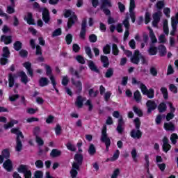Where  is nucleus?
I'll return each mask as SVG.
<instances>
[{"mask_svg": "<svg viewBox=\"0 0 178 178\" xmlns=\"http://www.w3.org/2000/svg\"><path fill=\"white\" fill-rule=\"evenodd\" d=\"M74 162L72 163V168L70 171V175L72 178H76L79 172L77 170H80V166L83 165V159L84 157L83 154H76L74 156Z\"/></svg>", "mask_w": 178, "mask_h": 178, "instance_id": "obj_1", "label": "nucleus"}, {"mask_svg": "<svg viewBox=\"0 0 178 178\" xmlns=\"http://www.w3.org/2000/svg\"><path fill=\"white\" fill-rule=\"evenodd\" d=\"M11 133L13 134H16V147L15 151L20 152L23 149V143H22V140L24 139V135L23 132L19 130V128H13L11 129Z\"/></svg>", "mask_w": 178, "mask_h": 178, "instance_id": "obj_2", "label": "nucleus"}, {"mask_svg": "<svg viewBox=\"0 0 178 178\" xmlns=\"http://www.w3.org/2000/svg\"><path fill=\"white\" fill-rule=\"evenodd\" d=\"M64 17H65L66 19H67V17H70L67 23V27L68 29H72V26L76 24V22H77V15H74V13H72L71 10H67L65 11L64 14Z\"/></svg>", "mask_w": 178, "mask_h": 178, "instance_id": "obj_3", "label": "nucleus"}, {"mask_svg": "<svg viewBox=\"0 0 178 178\" xmlns=\"http://www.w3.org/2000/svg\"><path fill=\"white\" fill-rule=\"evenodd\" d=\"M100 140L105 144L106 151H109V147H111V138L108 137V134L106 133V125H104L102 128Z\"/></svg>", "mask_w": 178, "mask_h": 178, "instance_id": "obj_4", "label": "nucleus"}, {"mask_svg": "<svg viewBox=\"0 0 178 178\" xmlns=\"http://www.w3.org/2000/svg\"><path fill=\"white\" fill-rule=\"evenodd\" d=\"M106 6L108 8H112V3H111V1L108 0H104L100 9L102 10L104 15H106V16H111V10L108 9Z\"/></svg>", "mask_w": 178, "mask_h": 178, "instance_id": "obj_5", "label": "nucleus"}, {"mask_svg": "<svg viewBox=\"0 0 178 178\" xmlns=\"http://www.w3.org/2000/svg\"><path fill=\"white\" fill-rule=\"evenodd\" d=\"M134 9H136V1L130 0L129 16L132 20V23L136 22V13H134Z\"/></svg>", "mask_w": 178, "mask_h": 178, "instance_id": "obj_6", "label": "nucleus"}, {"mask_svg": "<svg viewBox=\"0 0 178 178\" xmlns=\"http://www.w3.org/2000/svg\"><path fill=\"white\" fill-rule=\"evenodd\" d=\"M87 33V19H83L81 25V31L79 37L81 40H86V34Z\"/></svg>", "mask_w": 178, "mask_h": 178, "instance_id": "obj_7", "label": "nucleus"}, {"mask_svg": "<svg viewBox=\"0 0 178 178\" xmlns=\"http://www.w3.org/2000/svg\"><path fill=\"white\" fill-rule=\"evenodd\" d=\"M140 55H141V53H140L139 50H135L134 55L131 58V63H134V65H138V63H140Z\"/></svg>", "mask_w": 178, "mask_h": 178, "instance_id": "obj_8", "label": "nucleus"}, {"mask_svg": "<svg viewBox=\"0 0 178 178\" xmlns=\"http://www.w3.org/2000/svg\"><path fill=\"white\" fill-rule=\"evenodd\" d=\"M146 106L147 107V113H151L152 111H155V108H158L156 103L152 100H148L146 103Z\"/></svg>", "mask_w": 178, "mask_h": 178, "instance_id": "obj_9", "label": "nucleus"}, {"mask_svg": "<svg viewBox=\"0 0 178 178\" xmlns=\"http://www.w3.org/2000/svg\"><path fill=\"white\" fill-rule=\"evenodd\" d=\"M23 66H24V67H25V69H26L27 74H29V76H31V77H33L34 70H33V68H31V63L25 62L23 63Z\"/></svg>", "mask_w": 178, "mask_h": 178, "instance_id": "obj_10", "label": "nucleus"}, {"mask_svg": "<svg viewBox=\"0 0 178 178\" xmlns=\"http://www.w3.org/2000/svg\"><path fill=\"white\" fill-rule=\"evenodd\" d=\"M3 168H4L7 172H12V170H13V163H12V161L10 159H7L3 163Z\"/></svg>", "mask_w": 178, "mask_h": 178, "instance_id": "obj_11", "label": "nucleus"}, {"mask_svg": "<svg viewBox=\"0 0 178 178\" xmlns=\"http://www.w3.org/2000/svg\"><path fill=\"white\" fill-rule=\"evenodd\" d=\"M71 81L73 86H75L76 88V94H80L83 90V83L80 81H74V79L72 78Z\"/></svg>", "mask_w": 178, "mask_h": 178, "instance_id": "obj_12", "label": "nucleus"}, {"mask_svg": "<svg viewBox=\"0 0 178 178\" xmlns=\"http://www.w3.org/2000/svg\"><path fill=\"white\" fill-rule=\"evenodd\" d=\"M1 42H4L6 45H8L9 44H12L13 42V40L12 39V35H3L1 36L0 39Z\"/></svg>", "mask_w": 178, "mask_h": 178, "instance_id": "obj_13", "label": "nucleus"}, {"mask_svg": "<svg viewBox=\"0 0 178 178\" xmlns=\"http://www.w3.org/2000/svg\"><path fill=\"white\" fill-rule=\"evenodd\" d=\"M170 148H172V146L169 144V139L165 136L163 139V150L164 152H168Z\"/></svg>", "mask_w": 178, "mask_h": 178, "instance_id": "obj_14", "label": "nucleus"}, {"mask_svg": "<svg viewBox=\"0 0 178 178\" xmlns=\"http://www.w3.org/2000/svg\"><path fill=\"white\" fill-rule=\"evenodd\" d=\"M42 20L48 24L49 23V20H51V17L49 16V11L48 9L44 8L42 11Z\"/></svg>", "mask_w": 178, "mask_h": 178, "instance_id": "obj_15", "label": "nucleus"}, {"mask_svg": "<svg viewBox=\"0 0 178 178\" xmlns=\"http://www.w3.org/2000/svg\"><path fill=\"white\" fill-rule=\"evenodd\" d=\"M130 136L132 137V138L140 139V138L143 136V132H141L140 129H132L130 133Z\"/></svg>", "mask_w": 178, "mask_h": 178, "instance_id": "obj_16", "label": "nucleus"}, {"mask_svg": "<svg viewBox=\"0 0 178 178\" xmlns=\"http://www.w3.org/2000/svg\"><path fill=\"white\" fill-rule=\"evenodd\" d=\"M171 25L172 30L170 32V35H175V33L177 31V20L175 17H171Z\"/></svg>", "mask_w": 178, "mask_h": 178, "instance_id": "obj_17", "label": "nucleus"}, {"mask_svg": "<svg viewBox=\"0 0 178 178\" xmlns=\"http://www.w3.org/2000/svg\"><path fill=\"white\" fill-rule=\"evenodd\" d=\"M84 101H87V98L83 97L82 96L79 95L76 97V100L75 102V105L77 108H83Z\"/></svg>", "mask_w": 178, "mask_h": 178, "instance_id": "obj_18", "label": "nucleus"}, {"mask_svg": "<svg viewBox=\"0 0 178 178\" xmlns=\"http://www.w3.org/2000/svg\"><path fill=\"white\" fill-rule=\"evenodd\" d=\"M8 86L10 88H12L13 86H15L16 88L19 87V85L17 83L15 84V74L10 73L8 74Z\"/></svg>", "mask_w": 178, "mask_h": 178, "instance_id": "obj_19", "label": "nucleus"}, {"mask_svg": "<svg viewBox=\"0 0 178 178\" xmlns=\"http://www.w3.org/2000/svg\"><path fill=\"white\" fill-rule=\"evenodd\" d=\"M88 66L89 69L91 70L92 72H95V73H99V70L98 69V67L95 65V63H94V61L91 60H88Z\"/></svg>", "mask_w": 178, "mask_h": 178, "instance_id": "obj_20", "label": "nucleus"}, {"mask_svg": "<svg viewBox=\"0 0 178 178\" xmlns=\"http://www.w3.org/2000/svg\"><path fill=\"white\" fill-rule=\"evenodd\" d=\"M164 129L166 130V131H175V130H176V127L172 122H165Z\"/></svg>", "mask_w": 178, "mask_h": 178, "instance_id": "obj_21", "label": "nucleus"}, {"mask_svg": "<svg viewBox=\"0 0 178 178\" xmlns=\"http://www.w3.org/2000/svg\"><path fill=\"white\" fill-rule=\"evenodd\" d=\"M24 19L26 20V22H27L28 24H30V25L35 24L34 23V19H33V13H28L26 15V17H24Z\"/></svg>", "mask_w": 178, "mask_h": 178, "instance_id": "obj_22", "label": "nucleus"}, {"mask_svg": "<svg viewBox=\"0 0 178 178\" xmlns=\"http://www.w3.org/2000/svg\"><path fill=\"white\" fill-rule=\"evenodd\" d=\"M19 76L21 77V81L24 84H27L29 83V77L26 74V72L21 71L19 72Z\"/></svg>", "mask_w": 178, "mask_h": 178, "instance_id": "obj_23", "label": "nucleus"}, {"mask_svg": "<svg viewBox=\"0 0 178 178\" xmlns=\"http://www.w3.org/2000/svg\"><path fill=\"white\" fill-rule=\"evenodd\" d=\"M157 49L159 50V56L161 57L166 56V47L163 44L159 45Z\"/></svg>", "mask_w": 178, "mask_h": 178, "instance_id": "obj_24", "label": "nucleus"}, {"mask_svg": "<svg viewBox=\"0 0 178 178\" xmlns=\"http://www.w3.org/2000/svg\"><path fill=\"white\" fill-rule=\"evenodd\" d=\"M38 83L40 87H46V86L49 84V80H48V78L47 77H41L39 79Z\"/></svg>", "mask_w": 178, "mask_h": 178, "instance_id": "obj_25", "label": "nucleus"}, {"mask_svg": "<svg viewBox=\"0 0 178 178\" xmlns=\"http://www.w3.org/2000/svg\"><path fill=\"white\" fill-rule=\"evenodd\" d=\"M100 60L103 63V67H109V58L106 56H101Z\"/></svg>", "mask_w": 178, "mask_h": 178, "instance_id": "obj_26", "label": "nucleus"}, {"mask_svg": "<svg viewBox=\"0 0 178 178\" xmlns=\"http://www.w3.org/2000/svg\"><path fill=\"white\" fill-rule=\"evenodd\" d=\"M60 155H62V151L57 149H53L50 153L51 158H58Z\"/></svg>", "mask_w": 178, "mask_h": 178, "instance_id": "obj_27", "label": "nucleus"}, {"mask_svg": "<svg viewBox=\"0 0 178 178\" xmlns=\"http://www.w3.org/2000/svg\"><path fill=\"white\" fill-rule=\"evenodd\" d=\"M147 52L150 56L156 55V54H158V47H154V44H151L147 50Z\"/></svg>", "mask_w": 178, "mask_h": 178, "instance_id": "obj_28", "label": "nucleus"}, {"mask_svg": "<svg viewBox=\"0 0 178 178\" xmlns=\"http://www.w3.org/2000/svg\"><path fill=\"white\" fill-rule=\"evenodd\" d=\"M88 152L91 156H94L97 154V149H95L94 144L90 145Z\"/></svg>", "mask_w": 178, "mask_h": 178, "instance_id": "obj_29", "label": "nucleus"}, {"mask_svg": "<svg viewBox=\"0 0 178 178\" xmlns=\"http://www.w3.org/2000/svg\"><path fill=\"white\" fill-rule=\"evenodd\" d=\"M167 108L168 107L166 106V104L164 102L161 103L157 107L159 113H163V112H166Z\"/></svg>", "mask_w": 178, "mask_h": 178, "instance_id": "obj_30", "label": "nucleus"}, {"mask_svg": "<svg viewBox=\"0 0 178 178\" xmlns=\"http://www.w3.org/2000/svg\"><path fill=\"white\" fill-rule=\"evenodd\" d=\"M149 37L152 41V45H154V44H156V42H158V39H156V36H155V33H154L153 30H151Z\"/></svg>", "mask_w": 178, "mask_h": 178, "instance_id": "obj_31", "label": "nucleus"}, {"mask_svg": "<svg viewBox=\"0 0 178 178\" xmlns=\"http://www.w3.org/2000/svg\"><path fill=\"white\" fill-rule=\"evenodd\" d=\"M23 47V43L20 41H16L13 44L15 51H20Z\"/></svg>", "mask_w": 178, "mask_h": 178, "instance_id": "obj_32", "label": "nucleus"}, {"mask_svg": "<svg viewBox=\"0 0 178 178\" xmlns=\"http://www.w3.org/2000/svg\"><path fill=\"white\" fill-rule=\"evenodd\" d=\"M134 98L136 101V102H141V93H140V91L136 90L134 93Z\"/></svg>", "mask_w": 178, "mask_h": 178, "instance_id": "obj_33", "label": "nucleus"}, {"mask_svg": "<svg viewBox=\"0 0 178 178\" xmlns=\"http://www.w3.org/2000/svg\"><path fill=\"white\" fill-rule=\"evenodd\" d=\"M50 80H51V84L53 86V88H54V90H56L57 94H59V90H58V88H56V81L55 79V76H51Z\"/></svg>", "mask_w": 178, "mask_h": 178, "instance_id": "obj_34", "label": "nucleus"}, {"mask_svg": "<svg viewBox=\"0 0 178 178\" xmlns=\"http://www.w3.org/2000/svg\"><path fill=\"white\" fill-rule=\"evenodd\" d=\"M9 55H10V51H9V48L8 47H4L3 48V58H9Z\"/></svg>", "mask_w": 178, "mask_h": 178, "instance_id": "obj_35", "label": "nucleus"}, {"mask_svg": "<svg viewBox=\"0 0 178 178\" xmlns=\"http://www.w3.org/2000/svg\"><path fill=\"white\" fill-rule=\"evenodd\" d=\"M161 92L163 94L164 99H168L169 98V94L168 93V89L165 87L161 88Z\"/></svg>", "mask_w": 178, "mask_h": 178, "instance_id": "obj_36", "label": "nucleus"}, {"mask_svg": "<svg viewBox=\"0 0 178 178\" xmlns=\"http://www.w3.org/2000/svg\"><path fill=\"white\" fill-rule=\"evenodd\" d=\"M134 123L135 124V127L136 130H140V127L141 126V121L140 120L139 118H136L134 120Z\"/></svg>", "mask_w": 178, "mask_h": 178, "instance_id": "obj_37", "label": "nucleus"}, {"mask_svg": "<svg viewBox=\"0 0 178 178\" xmlns=\"http://www.w3.org/2000/svg\"><path fill=\"white\" fill-rule=\"evenodd\" d=\"M70 73L72 76H76V79H80V74H79V71L74 70V68L70 67Z\"/></svg>", "mask_w": 178, "mask_h": 178, "instance_id": "obj_38", "label": "nucleus"}, {"mask_svg": "<svg viewBox=\"0 0 178 178\" xmlns=\"http://www.w3.org/2000/svg\"><path fill=\"white\" fill-rule=\"evenodd\" d=\"M85 52L88 56H89L90 59H92V57L94 56L92 55V51H91V48L90 47H85Z\"/></svg>", "mask_w": 178, "mask_h": 178, "instance_id": "obj_39", "label": "nucleus"}, {"mask_svg": "<svg viewBox=\"0 0 178 178\" xmlns=\"http://www.w3.org/2000/svg\"><path fill=\"white\" fill-rule=\"evenodd\" d=\"M113 76V68H108L105 74V77L106 79H111Z\"/></svg>", "mask_w": 178, "mask_h": 178, "instance_id": "obj_40", "label": "nucleus"}, {"mask_svg": "<svg viewBox=\"0 0 178 178\" xmlns=\"http://www.w3.org/2000/svg\"><path fill=\"white\" fill-rule=\"evenodd\" d=\"M62 35V29L60 28H58L56 29L51 34V37H58L59 35Z\"/></svg>", "mask_w": 178, "mask_h": 178, "instance_id": "obj_41", "label": "nucleus"}, {"mask_svg": "<svg viewBox=\"0 0 178 178\" xmlns=\"http://www.w3.org/2000/svg\"><path fill=\"white\" fill-rule=\"evenodd\" d=\"M65 41L67 45H70V44H72V41H73V35H72L70 33H68L65 36Z\"/></svg>", "mask_w": 178, "mask_h": 178, "instance_id": "obj_42", "label": "nucleus"}, {"mask_svg": "<svg viewBox=\"0 0 178 178\" xmlns=\"http://www.w3.org/2000/svg\"><path fill=\"white\" fill-rule=\"evenodd\" d=\"M154 89L150 88L149 90H147V92H146V93H145V95H147L148 98L152 99L154 98Z\"/></svg>", "mask_w": 178, "mask_h": 178, "instance_id": "obj_43", "label": "nucleus"}, {"mask_svg": "<svg viewBox=\"0 0 178 178\" xmlns=\"http://www.w3.org/2000/svg\"><path fill=\"white\" fill-rule=\"evenodd\" d=\"M44 177V172L41 170H37L34 173L33 178H43Z\"/></svg>", "mask_w": 178, "mask_h": 178, "instance_id": "obj_44", "label": "nucleus"}, {"mask_svg": "<svg viewBox=\"0 0 178 178\" xmlns=\"http://www.w3.org/2000/svg\"><path fill=\"white\" fill-rule=\"evenodd\" d=\"M103 52L105 55L111 54V45L108 44H106V46L103 47Z\"/></svg>", "mask_w": 178, "mask_h": 178, "instance_id": "obj_45", "label": "nucleus"}, {"mask_svg": "<svg viewBox=\"0 0 178 178\" xmlns=\"http://www.w3.org/2000/svg\"><path fill=\"white\" fill-rule=\"evenodd\" d=\"M35 165L38 169H42L44 168V162L41 160H37L35 162Z\"/></svg>", "mask_w": 178, "mask_h": 178, "instance_id": "obj_46", "label": "nucleus"}, {"mask_svg": "<svg viewBox=\"0 0 178 178\" xmlns=\"http://www.w3.org/2000/svg\"><path fill=\"white\" fill-rule=\"evenodd\" d=\"M112 52L113 55H119V49H118V45L116 44H113L112 45Z\"/></svg>", "mask_w": 178, "mask_h": 178, "instance_id": "obj_47", "label": "nucleus"}, {"mask_svg": "<svg viewBox=\"0 0 178 178\" xmlns=\"http://www.w3.org/2000/svg\"><path fill=\"white\" fill-rule=\"evenodd\" d=\"M132 159L134 160V162H137V150L136 149V148H134L131 152Z\"/></svg>", "mask_w": 178, "mask_h": 178, "instance_id": "obj_48", "label": "nucleus"}, {"mask_svg": "<svg viewBox=\"0 0 178 178\" xmlns=\"http://www.w3.org/2000/svg\"><path fill=\"white\" fill-rule=\"evenodd\" d=\"M2 156L6 159H8L9 156H10V153L8 149H5L2 151Z\"/></svg>", "mask_w": 178, "mask_h": 178, "instance_id": "obj_49", "label": "nucleus"}, {"mask_svg": "<svg viewBox=\"0 0 178 178\" xmlns=\"http://www.w3.org/2000/svg\"><path fill=\"white\" fill-rule=\"evenodd\" d=\"M76 60L79 63H81V65H84L86 63V60L84 59V57L82 56L78 55L76 57Z\"/></svg>", "mask_w": 178, "mask_h": 178, "instance_id": "obj_50", "label": "nucleus"}, {"mask_svg": "<svg viewBox=\"0 0 178 178\" xmlns=\"http://www.w3.org/2000/svg\"><path fill=\"white\" fill-rule=\"evenodd\" d=\"M163 31L166 35L169 34V26H168V20L164 21L163 22Z\"/></svg>", "mask_w": 178, "mask_h": 178, "instance_id": "obj_51", "label": "nucleus"}, {"mask_svg": "<svg viewBox=\"0 0 178 178\" xmlns=\"http://www.w3.org/2000/svg\"><path fill=\"white\" fill-rule=\"evenodd\" d=\"M140 88L141 92H143V95H145V94H147V92L148 90V88H147V86L145 85H144V83H140Z\"/></svg>", "mask_w": 178, "mask_h": 178, "instance_id": "obj_52", "label": "nucleus"}, {"mask_svg": "<svg viewBox=\"0 0 178 178\" xmlns=\"http://www.w3.org/2000/svg\"><path fill=\"white\" fill-rule=\"evenodd\" d=\"M151 22V14L149 12L145 13V23L147 24Z\"/></svg>", "mask_w": 178, "mask_h": 178, "instance_id": "obj_53", "label": "nucleus"}, {"mask_svg": "<svg viewBox=\"0 0 178 178\" xmlns=\"http://www.w3.org/2000/svg\"><path fill=\"white\" fill-rule=\"evenodd\" d=\"M178 140V136L177 134H172L170 136V140L171 142L175 145L177 143Z\"/></svg>", "mask_w": 178, "mask_h": 178, "instance_id": "obj_54", "label": "nucleus"}, {"mask_svg": "<svg viewBox=\"0 0 178 178\" xmlns=\"http://www.w3.org/2000/svg\"><path fill=\"white\" fill-rule=\"evenodd\" d=\"M119 155H120V152H119V150L117 149L115 152L113 154V156L111 157V161H117V159L119 158Z\"/></svg>", "mask_w": 178, "mask_h": 178, "instance_id": "obj_55", "label": "nucleus"}, {"mask_svg": "<svg viewBox=\"0 0 178 178\" xmlns=\"http://www.w3.org/2000/svg\"><path fill=\"white\" fill-rule=\"evenodd\" d=\"M66 147L67 149L72 151V152H74V151H76V147L73 144H71L70 142L66 144Z\"/></svg>", "mask_w": 178, "mask_h": 178, "instance_id": "obj_56", "label": "nucleus"}, {"mask_svg": "<svg viewBox=\"0 0 178 178\" xmlns=\"http://www.w3.org/2000/svg\"><path fill=\"white\" fill-rule=\"evenodd\" d=\"M45 69H46L47 76H49V78L51 77V76H54V75H52V69H51V67L49 65H46Z\"/></svg>", "mask_w": 178, "mask_h": 178, "instance_id": "obj_57", "label": "nucleus"}, {"mask_svg": "<svg viewBox=\"0 0 178 178\" xmlns=\"http://www.w3.org/2000/svg\"><path fill=\"white\" fill-rule=\"evenodd\" d=\"M133 109H134V112H135V113L138 115V116H140V117L143 116V111L140 108H138L137 106H134Z\"/></svg>", "mask_w": 178, "mask_h": 178, "instance_id": "obj_58", "label": "nucleus"}, {"mask_svg": "<svg viewBox=\"0 0 178 178\" xmlns=\"http://www.w3.org/2000/svg\"><path fill=\"white\" fill-rule=\"evenodd\" d=\"M162 118L163 119H165V115H158L156 118V124H161V122H162Z\"/></svg>", "mask_w": 178, "mask_h": 178, "instance_id": "obj_59", "label": "nucleus"}, {"mask_svg": "<svg viewBox=\"0 0 178 178\" xmlns=\"http://www.w3.org/2000/svg\"><path fill=\"white\" fill-rule=\"evenodd\" d=\"M98 38H97V35L91 34L89 35V41L90 42H97Z\"/></svg>", "mask_w": 178, "mask_h": 178, "instance_id": "obj_60", "label": "nucleus"}, {"mask_svg": "<svg viewBox=\"0 0 178 178\" xmlns=\"http://www.w3.org/2000/svg\"><path fill=\"white\" fill-rule=\"evenodd\" d=\"M159 44H165V42H166V37L165 36L164 34H161L159 37Z\"/></svg>", "mask_w": 178, "mask_h": 178, "instance_id": "obj_61", "label": "nucleus"}, {"mask_svg": "<svg viewBox=\"0 0 178 178\" xmlns=\"http://www.w3.org/2000/svg\"><path fill=\"white\" fill-rule=\"evenodd\" d=\"M99 92H98V90H96L95 92H94V89H90L89 90V95L90 97H93L94 98H95V97H97V95H98Z\"/></svg>", "mask_w": 178, "mask_h": 178, "instance_id": "obj_62", "label": "nucleus"}, {"mask_svg": "<svg viewBox=\"0 0 178 178\" xmlns=\"http://www.w3.org/2000/svg\"><path fill=\"white\" fill-rule=\"evenodd\" d=\"M118 175H120V170L117 168L113 171L111 178H118Z\"/></svg>", "mask_w": 178, "mask_h": 178, "instance_id": "obj_63", "label": "nucleus"}, {"mask_svg": "<svg viewBox=\"0 0 178 178\" xmlns=\"http://www.w3.org/2000/svg\"><path fill=\"white\" fill-rule=\"evenodd\" d=\"M61 83L65 86H67V84H69V77L67 76H63Z\"/></svg>", "mask_w": 178, "mask_h": 178, "instance_id": "obj_64", "label": "nucleus"}]
</instances>
